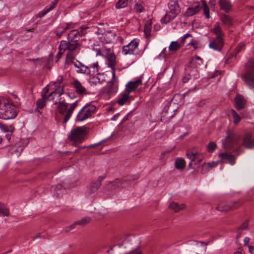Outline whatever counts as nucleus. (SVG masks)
<instances>
[{
  "label": "nucleus",
  "instance_id": "nucleus-1",
  "mask_svg": "<svg viewBox=\"0 0 254 254\" xmlns=\"http://www.w3.org/2000/svg\"><path fill=\"white\" fill-rule=\"evenodd\" d=\"M103 56L106 57L109 61V66L111 67L112 69V79L108 82L107 85V94L110 96L114 93L116 91L113 92V85L114 84V79L115 78V65H116V57L114 54L113 50L110 48L104 47L103 50Z\"/></svg>",
  "mask_w": 254,
  "mask_h": 254
},
{
  "label": "nucleus",
  "instance_id": "nucleus-2",
  "mask_svg": "<svg viewBox=\"0 0 254 254\" xmlns=\"http://www.w3.org/2000/svg\"><path fill=\"white\" fill-rule=\"evenodd\" d=\"M87 133V128L85 126L78 127L71 130L68 139L73 142V145L76 146L85 140Z\"/></svg>",
  "mask_w": 254,
  "mask_h": 254
},
{
  "label": "nucleus",
  "instance_id": "nucleus-3",
  "mask_svg": "<svg viewBox=\"0 0 254 254\" xmlns=\"http://www.w3.org/2000/svg\"><path fill=\"white\" fill-rule=\"evenodd\" d=\"M17 115L14 107L9 101L2 99L0 105V118L9 120L14 118Z\"/></svg>",
  "mask_w": 254,
  "mask_h": 254
},
{
  "label": "nucleus",
  "instance_id": "nucleus-4",
  "mask_svg": "<svg viewBox=\"0 0 254 254\" xmlns=\"http://www.w3.org/2000/svg\"><path fill=\"white\" fill-rule=\"evenodd\" d=\"M168 7L170 9V13L167 12L165 15L161 19V22L163 23H167L172 21L180 12L181 8L178 3V0H170L168 3Z\"/></svg>",
  "mask_w": 254,
  "mask_h": 254
},
{
  "label": "nucleus",
  "instance_id": "nucleus-5",
  "mask_svg": "<svg viewBox=\"0 0 254 254\" xmlns=\"http://www.w3.org/2000/svg\"><path fill=\"white\" fill-rule=\"evenodd\" d=\"M247 70L243 75V79L249 88L254 90V62L250 61L246 64Z\"/></svg>",
  "mask_w": 254,
  "mask_h": 254
},
{
  "label": "nucleus",
  "instance_id": "nucleus-6",
  "mask_svg": "<svg viewBox=\"0 0 254 254\" xmlns=\"http://www.w3.org/2000/svg\"><path fill=\"white\" fill-rule=\"evenodd\" d=\"M203 64L201 58L197 55L194 57H192L190 61L186 66L185 70L186 72H194V75L198 73V69Z\"/></svg>",
  "mask_w": 254,
  "mask_h": 254
},
{
  "label": "nucleus",
  "instance_id": "nucleus-7",
  "mask_svg": "<svg viewBox=\"0 0 254 254\" xmlns=\"http://www.w3.org/2000/svg\"><path fill=\"white\" fill-rule=\"evenodd\" d=\"M138 40L133 39L128 44L123 47L122 52L125 55H137L138 54Z\"/></svg>",
  "mask_w": 254,
  "mask_h": 254
},
{
  "label": "nucleus",
  "instance_id": "nucleus-8",
  "mask_svg": "<svg viewBox=\"0 0 254 254\" xmlns=\"http://www.w3.org/2000/svg\"><path fill=\"white\" fill-rule=\"evenodd\" d=\"M223 147L226 150L232 149L236 143L235 134L230 130L227 131V135L222 140Z\"/></svg>",
  "mask_w": 254,
  "mask_h": 254
},
{
  "label": "nucleus",
  "instance_id": "nucleus-9",
  "mask_svg": "<svg viewBox=\"0 0 254 254\" xmlns=\"http://www.w3.org/2000/svg\"><path fill=\"white\" fill-rule=\"evenodd\" d=\"M242 145L246 148H254V135L251 132H246L242 137Z\"/></svg>",
  "mask_w": 254,
  "mask_h": 254
},
{
  "label": "nucleus",
  "instance_id": "nucleus-10",
  "mask_svg": "<svg viewBox=\"0 0 254 254\" xmlns=\"http://www.w3.org/2000/svg\"><path fill=\"white\" fill-rule=\"evenodd\" d=\"M48 85L43 89L42 92V98L37 101V108L36 109L38 112H40L39 109L43 108L46 105L47 100L48 99Z\"/></svg>",
  "mask_w": 254,
  "mask_h": 254
},
{
  "label": "nucleus",
  "instance_id": "nucleus-11",
  "mask_svg": "<svg viewBox=\"0 0 254 254\" xmlns=\"http://www.w3.org/2000/svg\"><path fill=\"white\" fill-rule=\"evenodd\" d=\"M235 108L238 110H241L245 108L247 101L243 96L237 94L235 99Z\"/></svg>",
  "mask_w": 254,
  "mask_h": 254
},
{
  "label": "nucleus",
  "instance_id": "nucleus-12",
  "mask_svg": "<svg viewBox=\"0 0 254 254\" xmlns=\"http://www.w3.org/2000/svg\"><path fill=\"white\" fill-rule=\"evenodd\" d=\"M142 84V80L141 78L138 79L137 80L134 81H129L126 85V91L129 94L135 91L136 88Z\"/></svg>",
  "mask_w": 254,
  "mask_h": 254
},
{
  "label": "nucleus",
  "instance_id": "nucleus-13",
  "mask_svg": "<svg viewBox=\"0 0 254 254\" xmlns=\"http://www.w3.org/2000/svg\"><path fill=\"white\" fill-rule=\"evenodd\" d=\"M82 31L78 30H71L68 34L67 39L70 42H78L80 37L82 36Z\"/></svg>",
  "mask_w": 254,
  "mask_h": 254
},
{
  "label": "nucleus",
  "instance_id": "nucleus-14",
  "mask_svg": "<svg viewBox=\"0 0 254 254\" xmlns=\"http://www.w3.org/2000/svg\"><path fill=\"white\" fill-rule=\"evenodd\" d=\"M202 6L199 4L197 3L193 7H188L186 12L184 13V16L189 17L197 13L201 9Z\"/></svg>",
  "mask_w": 254,
  "mask_h": 254
},
{
  "label": "nucleus",
  "instance_id": "nucleus-15",
  "mask_svg": "<svg viewBox=\"0 0 254 254\" xmlns=\"http://www.w3.org/2000/svg\"><path fill=\"white\" fill-rule=\"evenodd\" d=\"M100 187V183H96L95 181L90 183L87 187V190L85 192V195L88 196L91 194L96 192Z\"/></svg>",
  "mask_w": 254,
  "mask_h": 254
},
{
  "label": "nucleus",
  "instance_id": "nucleus-16",
  "mask_svg": "<svg viewBox=\"0 0 254 254\" xmlns=\"http://www.w3.org/2000/svg\"><path fill=\"white\" fill-rule=\"evenodd\" d=\"M223 39L216 38L210 42L209 47L210 48L213 49L214 50L220 51L223 47Z\"/></svg>",
  "mask_w": 254,
  "mask_h": 254
},
{
  "label": "nucleus",
  "instance_id": "nucleus-17",
  "mask_svg": "<svg viewBox=\"0 0 254 254\" xmlns=\"http://www.w3.org/2000/svg\"><path fill=\"white\" fill-rule=\"evenodd\" d=\"M84 107H86L85 111H84V116L82 117V119H88L91 117L93 114L96 111V107L93 105L88 104L85 105Z\"/></svg>",
  "mask_w": 254,
  "mask_h": 254
},
{
  "label": "nucleus",
  "instance_id": "nucleus-18",
  "mask_svg": "<svg viewBox=\"0 0 254 254\" xmlns=\"http://www.w3.org/2000/svg\"><path fill=\"white\" fill-rule=\"evenodd\" d=\"M72 85L78 94L83 95L88 94L86 89L81 85V83L78 80H75L72 82Z\"/></svg>",
  "mask_w": 254,
  "mask_h": 254
},
{
  "label": "nucleus",
  "instance_id": "nucleus-19",
  "mask_svg": "<svg viewBox=\"0 0 254 254\" xmlns=\"http://www.w3.org/2000/svg\"><path fill=\"white\" fill-rule=\"evenodd\" d=\"M218 3L220 8L226 12H228L232 9V5L230 0H219Z\"/></svg>",
  "mask_w": 254,
  "mask_h": 254
},
{
  "label": "nucleus",
  "instance_id": "nucleus-20",
  "mask_svg": "<svg viewBox=\"0 0 254 254\" xmlns=\"http://www.w3.org/2000/svg\"><path fill=\"white\" fill-rule=\"evenodd\" d=\"M51 191H53L54 195L56 197L59 198L63 195L64 191V189L61 184H58L56 186L52 187Z\"/></svg>",
  "mask_w": 254,
  "mask_h": 254
},
{
  "label": "nucleus",
  "instance_id": "nucleus-21",
  "mask_svg": "<svg viewBox=\"0 0 254 254\" xmlns=\"http://www.w3.org/2000/svg\"><path fill=\"white\" fill-rule=\"evenodd\" d=\"M219 157L223 160H227L231 165H234L235 164L236 157L234 155L227 153H221L219 154Z\"/></svg>",
  "mask_w": 254,
  "mask_h": 254
},
{
  "label": "nucleus",
  "instance_id": "nucleus-22",
  "mask_svg": "<svg viewBox=\"0 0 254 254\" xmlns=\"http://www.w3.org/2000/svg\"><path fill=\"white\" fill-rule=\"evenodd\" d=\"M57 104H59L58 107V111L59 114L64 115L66 111L68 104V103H61V102L59 101H56L55 102L53 103V104L56 105Z\"/></svg>",
  "mask_w": 254,
  "mask_h": 254
},
{
  "label": "nucleus",
  "instance_id": "nucleus-23",
  "mask_svg": "<svg viewBox=\"0 0 254 254\" xmlns=\"http://www.w3.org/2000/svg\"><path fill=\"white\" fill-rule=\"evenodd\" d=\"M185 207L184 204H179L177 202H172L170 203L169 207L177 213L184 209Z\"/></svg>",
  "mask_w": 254,
  "mask_h": 254
},
{
  "label": "nucleus",
  "instance_id": "nucleus-24",
  "mask_svg": "<svg viewBox=\"0 0 254 254\" xmlns=\"http://www.w3.org/2000/svg\"><path fill=\"white\" fill-rule=\"evenodd\" d=\"M129 94L126 91V92L121 94L118 98L117 103L119 105L123 106L129 98Z\"/></svg>",
  "mask_w": 254,
  "mask_h": 254
},
{
  "label": "nucleus",
  "instance_id": "nucleus-25",
  "mask_svg": "<svg viewBox=\"0 0 254 254\" xmlns=\"http://www.w3.org/2000/svg\"><path fill=\"white\" fill-rule=\"evenodd\" d=\"M175 167L179 170H183L186 166V162L183 158H177L175 162Z\"/></svg>",
  "mask_w": 254,
  "mask_h": 254
},
{
  "label": "nucleus",
  "instance_id": "nucleus-26",
  "mask_svg": "<svg viewBox=\"0 0 254 254\" xmlns=\"http://www.w3.org/2000/svg\"><path fill=\"white\" fill-rule=\"evenodd\" d=\"M63 94V89L61 88H58L55 89L53 91L49 94V101H52L54 99L53 96L57 95V97H60Z\"/></svg>",
  "mask_w": 254,
  "mask_h": 254
},
{
  "label": "nucleus",
  "instance_id": "nucleus-27",
  "mask_svg": "<svg viewBox=\"0 0 254 254\" xmlns=\"http://www.w3.org/2000/svg\"><path fill=\"white\" fill-rule=\"evenodd\" d=\"M222 22L226 25L230 26L233 25V20L231 17L225 14H223L220 16Z\"/></svg>",
  "mask_w": 254,
  "mask_h": 254
},
{
  "label": "nucleus",
  "instance_id": "nucleus-28",
  "mask_svg": "<svg viewBox=\"0 0 254 254\" xmlns=\"http://www.w3.org/2000/svg\"><path fill=\"white\" fill-rule=\"evenodd\" d=\"M0 128L2 131L6 132L7 133H12L13 130H14V127L12 125H8L2 124H0Z\"/></svg>",
  "mask_w": 254,
  "mask_h": 254
},
{
  "label": "nucleus",
  "instance_id": "nucleus-29",
  "mask_svg": "<svg viewBox=\"0 0 254 254\" xmlns=\"http://www.w3.org/2000/svg\"><path fill=\"white\" fill-rule=\"evenodd\" d=\"M151 29V21H148L145 23L144 27V33L145 37L146 38H148L150 35V32Z\"/></svg>",
  "mask_w": 254,
  "mask_h": 254
},
{
  "label": "nucleus",
  "instance_id": "nucleus-30",
  "mask_svg": "<svg viewBox=\"0 0 254 254\" xmlns=\"http://www.w3.org/2000/svg\"><path fill=\"white\" fill-rule=\"evenodd\" d=\"M214 33L216 35V38L219 39H223V32L219 25L215 26L213 30Z\"/></svg>",
  "mask_w": 254,
  "mask_h": 254
},
{
  "label": "nucleus",
  "instance_id": "nucleus-31",
  "mask_svg": "<svg viewBox=\"0 0 254 254\" xmlns=\"http://www.w3.org/2000/svg\"><path fill=\"white\" fill-rule=\"evenodd\" d=\"M201 2L203 7V14L205 15L206 18L209 19L210 18L209 8L207 6L205 0H202Z\"/></svg>",
  "mask_w": 254,
  "mask_h": 254
},
{
  "label": "nucleus",
  "instance_id": "nucleus-32",
  "mask_svg": "<svg viewBox=\"0 0 254 254\" xmlns=\"http://www.w3.org/2000/svg\"><path fill=\"white\" fill-rule=\"evenodd\" d=\"M116 34L111 31H108L105 34L104 38L107 43H110L115 38Z\"/></svg>",
  "mask_w": 254,
  "mask_h": 254
},
{
  "label": "nucleus",
  "instance_id": "nucleus-33",
  "mask_svg": "<svg viewBox=\"0 0 254 254\" xmlns=\"http://www.w3.org/2000/svg\"><path fill=\"white\" fill-rule=\"evenodd\" d=\"M181 47V45H180L177 41H173L171 43L169 47V50L170 51H176Z\"/></svg>",
  "mask_w": 254,
  "mask_h": 254
},
{
  "label": "nucleus",
  "instance_id": "nucleus-34",
  "mask_svg": "<svg viewBox=\"0 0 254 254\" xmlns=\"http://www.w3.org/2000/svg\"><path fill=\"white\" fill-rule=\"evenodd\" d=\"M74 109L75 108L71 105L70 106V107L68 109L65 116L64 117V119L63 122V124H65L68 122Z\"/></svg>",
  "mask_w": 254,
  "mask_h": 254
},
{
  "label": "nucleus",
  "instance_id": "nucleus-35",
  "mask_svg": "<svg viewBox=\"0 0 254 254\" xmlns=\"http://www.w3.org/2000/svg\"><path fill=\"white\" fill-rule=\"evenodd\" d=\"M128 0H119L116 4L117 9L123 8L127 5Z\"/></svg>",
  "mask_w": 254,
  "mask_h": 254
},
{
  "label": "nucleus",
  "instance_id": "nucleus-36",
  "mask_svg": "<svg viewBox=\"0 0 254 254\" xmlns=\"http://www.w3.org/2000/svg\"><path fill=\"white\" fill-rule=\"evenodd\" d=\"M69 41L63 40L61 42L59 46V50L60 51H63L64 52L66 50H68Z\"/></svg>",
  "mask_w": 254,
  "mask_h": 254
},
{
  "label": "nucleus",
  "instance_id": "nucleus-37",
  "mask_svg": "<svg viewBox=\"0 0 254 254\" xmlns=\"http://www.w3.org/2000/svg\"><path fill=\"white\" fill-rule=\"evenodd\" d=\"M0 213L3 216H8L9 214V210L3 204L0 203Z\"/></svg>",
  "mask_w": 254,
  "mask_h": 254
},
{
  "label": "nucleus",
  "instance_id": "nucleus-38",
  "mask_svg": "<svg viewBox=\"0 0 254 254\" xmlns=\"http://www.w3.org/2000/svg\"><path fill=\"white\" fill-rule=\"evenodd\" d=\"M86 107H83L79 111L76 117V121L79 122H82L85 120L86 119H82V117L84 116V112Z\"/></svg>",
  "mask_w": 254,
  "mask_h": 254
},
{
  "label": "nucleus",
  "instance_id": "nucleus-39",
  "mask_svg": "<svg viewBox=\"0 0 254 254\" xmlns=\"http://www.w3.org/2000/svg\"><path fill=\"white\" fill-rule=\"evenodd\" d=\"M231 113L232 115V116L234 120V124L235 125L237 124L241 120V118L240 116L236 113V112L234 109H232L231 110Z\"/></svg>",
  "mask_w": 254,
  "mask_h": 254
},
{
  "label": "nucleus",
  "instance_id": "nucleus-40",
  "mask_svg": "<svg viewBox=\"0 0 254 254\" xmlns=\"http://www.w3.org/2000/svg\"><path fill=\"white\" fill-rule=\"evenodd\" d=\"M82 67L84 68V69H77L76 72L78 73H83L87 75L90 74V70L89 66L84 64V66H82Z\"/></svg>",
  "mask_w": 254,
  "mask_h": 254
},
{
  "label": "nucleus",
  "instance_id": "nucleus-41",
  "mask_svg": "<svg viewBox=\"0 0 254 254\" xmlns=\"http://www.w3.org/2000/svg\"><path fill=\"white\" fill-rule=\"evenodd\" d=\"M79 46V44L78 42H70V41H69L68 50L71 52L74 51Z\"/></svg>",
  "mask_w": 254,
  "mask_h": 254
},
{
  "label": "nucleus",
  "instance_id": "nucleus-42",
  "mask_svg": "<svg viewBox=\"0 0 254 254\" xmlns=\"http://www.w3.org/2000/svg\"><path fill=\"white\" fill-rule=\"evenodd\" d=\"M197 153H194L190 151H188L186 153V156L188 159L190 160V161L193 162L195 160Z\"/></svg>",
  "mask_w": 254,
  "mask_h": 254
},
{
  "label": "nucleus",
  "instance_id": "nucleus-43",
  "mask_svg": "<svg viewBox=\"0 0 254 254\" xmlns=\"http://www.w3.org/2000/svg\"><path fill=\"white\" fill-rule=\"evenodd\" d=\"M216 148V144L214 142H210L207 146V149L209 152H213Z\"/></svg>",
  "mask_w": 254,
  "mask_h": 254
},
{
  "label": "nucleus",
  "instance_id": "nucleus-44",
  "mask_svg": "<svg viewBox=\"0 0 254 254\" xmlns=\"http://www.w3.org/2000/svg\"><path fill=\"white\" fill-rule=\"evenodd\" d=\"M245 44L243 43H240L234 50V56H236L237 54L244 49Z\"/></svg>",
  "mask_w": 254,
  "mask_h": 254
},
{
  "label": "nucleus",
  "instance_id": "nucleus-45",
  "mask_svg": "<svg viewBox=\"0 0 254 254\" xmlns=\"http://www.w3.org/2000/svg\"><path fill=\"white\" fill-rule=\"evenodd\" d=\"M116 182L121 183L122 188H125L128 187L127 179H116Z\"/></svg>",
  "mask_w": 254,
  "mask_h": 254
},
{
  "label": "nucleus",
  "instance_id": "nucleus-46",
  "mask_svg": "<svg viewBox=\"0 0 254 254\" xmlns=\"http://www.w3.org/2000/svg\"><path fill=\"white\" fill-rule=\"evenodd\" d=\"M171 106V105L169 104V106L167 105L166 107H164V108L163 110V113L164 114V116L168 115L167 118H171L174 116V114H168L169 113V110L170 109V107Z\"/></svg>",
  "mask_w": 254,
  "mask_h": 254
},
{
  "label": "nucleus",
  "instance_id": "nucleus-47",
  "mask_svg": "<svg viewBox=\"0 0 254 254\" xmlns=\"http://www.w3.org/2000/svg\"><path fill=\"white\" fill-rule=\"evenodd\" d=\"M90 221V218L86 217L82 218L81 220L77 221L78 225H85L88 223Z\"/></svg>",
  "mask_w": 254,
  "mask_h": 254
},
{
  "label": "nucleus",
  "instance_id": "nucleus-48",
  "mask_svg": "<svg viewBox=\"0 0 254 254\" xmlns=\"http://www.w3.org/2000/svg\"><path fill=\"white\" fill-rule=\"evenodd\" d=\"M134 9L137 12H141L143 11L144 7L141 3L137 2L135 3Z\"/></svg>",
  "mask_w": 254,
  "mask_h": 254
},
{
  "label": "nucleus",
  "instance_id": "nucleus-49",
  "mask_svg": "<svg viewBox=\"0 0 254 254\" xmlns=\"http://www.w3.org/2000/svg\"><path fill=\"white\" fill-rule=\"evenodd\" d=\"M223 209H220V206H217L216 209L219 211H228L231 210V207L229 205H222Z\"/></svg>",
  "mask_w": 254,
  "mask_h": 254
},
{
  "label": "nucleus",
  "instance_id": "nucleus-50",
  "mask_svg": "<svg viewBox=\"0 0 254 254\" xmlns=\"http://www.w3.org/2000/svg\"><path fill=\"white\" fill-rule=\"evenodd\" d=\"M240 200H238L237 201H232L231 203V204L229 205L231 207V209H237L240 207V205L239 204Z\"/></svg>",
  "mask_w": 254,
  "mask_h": 254
},
{
  "label": "nucleus",
  "instance_id": "nucleus-51",
  "mask_svg": "<svg viewBox=\"0 0 254 254\" xmlns=\"http://www.w3.org/2000/svg\"><path fill=\"white\" fill-rule=\"evenodd\" d=\"M188 74L183 78L182 81L183 83H187L190 79L191 75H194V72H188Z\"/></svg>",
  "mask_w": 254,
  "mask_h": 254
},
{
  "label": "nucleus",
  "instance_id": "nucleus-52",
  "mask_svg": "<svg viewBox=\"0 0 254 254\" xmlns=\"http://www.w3.org/2000/svg\"><path fill=\"white\" fill-rule=\"evenodd\" d=\"M77 225H78V223L77 222H74L72 225H71L70 226H68V227H67L65 228L64 229V231L65 232H69L70 231L72 230V229H73L75 226Z\"/></svg>",
  "mask_w": 254,
  "mask_h": 254
},
{
  "label": "nucleus",
  "instance_id": "nucleus-53",
  "mask_svg": "<svg viewBox=\"0 0 254 254\" xmlns=\"http://www.w3.org/2000/svg\"><path fill=\"white\" fill-rule=\"evenodd\" d=\"M249 224V220H246L245 221V222L242 224V225L239 228L242 230H246L248 227Z\"/></svg>",
  "mask_w": 254,
  "mask_h": 254
},
{
  "label": "nucleus",
  "instance_id": "nucleus-54",
  "mask_svg": "<svg viewBox=\"0 0 254 254\" xmlns=\"http://www.w3.org/2000/svg\"><path fill=\"white\" fill-rule=\"evenodd\" d=\"M59 0H55L52 2L51 5L49 7V11L53 9L56 6Z\"/></svg>",
  "mask_w": 254,
  "mask_h": 254
},
{
  "label": "nucleus",
  "instance_id": "nucleus-55",
  "mask_svg": "<svg viewBox=\"0 0 254 254\" xmlns=\"http://www.w3.org/2000/svg\"><path fill=\"white\" fill-rule=\"evenodd\" d=\"M191 36H192V35H191L190 34V33H187V34H186L184 35L182 37V38H181V43H182L183 44H184V43H185V42L186 39L187 38H188V37H191Z\"/></svg>",
  "mask_w": 254,
  "mask_h": 254
},
{
  "label": "nucleus",
  "instance_id": "nucleus-56",
  "mask_svg": "<svg viewBox=\"0 0 254 254\" xmlns=\"http://www.w3.org/2000/svg\"><path fill=\"white\" fill-rule=\"evenodd\" d=\"M90 67L95 68H96V72H97V75H100V73H98L99 70H98V62H96L95 63H93V64H91L90 65Z\"/></svg>",
  "mask_w": 254,
  "mask_h": 254
},
{
  "label": "nucleus",
  "instance_id": "nucleus-57",
  "mask_svg": "<svg viewBox=\"0 0 254 254\" xmlns=\"http://www.w3.org/2000/svg\"><path fill=\"white\" fill-rule=\"evenodd\" d=\"M78 64L76 63L73 61H71V64H72L76 68H79V66H84V64L77 60Z\"/></svg>",
  "mask_w": 254,
  "mask_h": 254
},
{
  "label": "nucleus",
  "instance_id": "nucleus-58",
  "mask_svg": "<svg viewBox=\"0 0 254 254\" xmlns=\"http://www.w3.org/2000/svg\"><path fill=\"white\" fill-rule=\"evenodd\" d=\"M47 12H48V9H45L43 10L40 11L38 14L37 16L39 17H42L44 16V15H45Z\"/></svg>",
  "mask_w": 254,
  "mask_h": 254
},
{
  "label": "nucleus",
  "instance_id": "nucleus-59",
  "mask_svg": "<svg viewBox=\"0 0 254 254\" xmlns=\"http://www.w3.org/2000/svg\"><path fill=\"white\" fill-rule=\"evenodd\" d=\"M218 164V162H212L208 163V166L210 168L216 167Z\"/></svg>",
  "mask_w": 254,
  "mask_h": 254
},
{
  "label": "nucleus",
  "instance_id": "nucleus-60",
  "mask_svg": "<svg viewBox=\"0 0 254 254\" xmlns=\"http://www.w3.org/2000/svg\"><path fill=\"white\" fill-rule=\"evenodd\" d=\"M92 79L94 80L92 81V82L95 84H97V82H99L100 83H102V81L100 80V79L97 76H94L92 78Z\"/></svg>",
  "mask_w": 254,
  "mask_h": 254
},
{
  "label": "nucleus",
  "instance_id": "nucleus-61",
  "mask_svg": "<svg viewBox=\"0 0 254 254\" xmlns=\"http://www.w3.org/2000/svg\"><path fill=\"white\" fill-rule=\"evenodd\" d=\"M127 254H142V253L140 251H137L136 249H135L127 253Z\"/></svg>",
  "mask_w": 254,
  "mask_h": 254
},
{
  "label": "nucleus",
  "instance_id": "nucleus-62",
  "mask_svg": "<svg viewBox=\"0 0 254 254\" xmlns=\"http://www.w3.org/2000/svg\"><path fill=\"white\" fill-rule=\"evenodd\" d=\"M127 181L128 186H131L132 184H133L134 181H135L134 179L133 178L127 179Z\"/></svg>",
  "mask_w": 254,
  "mask_h": 254
},
{
  "label": "nucleus",
  "instance_id": "nucleus-63",
  "mask_svg": "<svg viewBox=\"0 0 254 254\" xmlns=\"http://www.w3.org/2000/svg\"><path fill=\"white\" fill-rule=\"evenodd\" d=\"M104 179V177L103 176H99L98 179L95 181L96 183H100V186H101L102 182L103 180Z\"/></svg>",
  "mask_w": 254,
  "mask_h": 254
},
{
  "label": "nucleus",
  "instance_id": "nucleus-64",
  "mask_svg": "<svg viewBox=\"0 0 254 254\" xmlns=\"http://www.w3.org/2000/svg\"><path fill=\"white\" fill-rule=\"evenodd\" d=\"M250 253L254 254V247L248 245Z\"/></svg>",
  "mask_w": 254,
  "mask_h": 254
}]
</instances>
